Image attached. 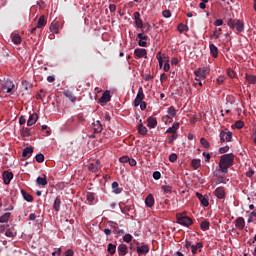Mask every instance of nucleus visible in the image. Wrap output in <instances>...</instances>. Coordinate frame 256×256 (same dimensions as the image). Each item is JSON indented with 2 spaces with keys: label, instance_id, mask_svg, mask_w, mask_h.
<instances>
[{
  "label": "nucleus",
  "instance_id": "1",
  "mask_svg": "<svg viewBox=\"0 0 256 256\" xmlns=\"http://www.w3.org/2000/svg\"><path fill=\"white\" fill-rule=\"evenodd\" d=\"M235 161V155L233 153L223 154L220 157L219 170L221 173H229V167H233Z\"/></svg>",
  "mask_w": 256,
  "mask_h": 256
},
{
  "label": "nucleus",
  "instance_id": "2",
  "mask_svg": "<svg viewBox=\"0 0 256 256\" xmlns=\"http://www.w3.org/2000/svg\"><path fill=\"white\" fill-rule=\"evenodd\" d=\"M211 73V69L209 67H203V68H198L194 71L195 75V81H205L207 79V75Z\"/></svg>",
  "mask_w": 256,
  "mask_h": 256
},
{
  "label": "nucleus",
  "instance_id": "3",
  "mask_svg": "<svg viewBox=\"0 0 256 256\" xmlns=\"http://www.w3.org/2000/svg\"><path fill=\"white\" fill-rule=\"evenodd\" d=\"M176 219L177 223L179 225H183L184 227H189L190 225H193V219H191L185 214H177Z\"/></svg>",
  "mask_w": 256,
  "mask_h": 256
},
{
  "label": "nucleus",
  "instance_id": "4",
  "mask_svg": "<svg viewBox=\"0 0 256 256\" xmlns=\"http://www.w3.org/2000/svg\"><path fill=\"white\" fill-rule=\"evenodd\" d=\"M233 139V132L229 131L228 129L222 130L220 132V143H229Z\"/></svg>",
  "mask_w": 256,
  "mask_h": 256
},
{
  "label": "nucleus",
  "instance_id": "5",
  "mask_svg": "<svg viewBox=\"0 0 256 256\" xmlns=\"http://www.w3.org/2000/svg\"><path fill=\"white\" fill-rule=\"evenodd\" d=\"M156 59L158 60V63L160 65V67H163V59H164V61H166V63L164 64V71L165 72H168L171 69V66L169 65V58L163 57L161 55V52L157 53Z\"/></svg>",
  "mask_w": 256,
  "mask_h": 256
},
{
  "label": "nucleus",
  "instance_id": "6",
  "mask_svg": "<svg viewBox=\"0 0 256 256\" xmlns=\"http://www.w3.org/2000/svg\"><path fill=\"white\" fill-rule=\"evenodd\" d=\"M143 99H145V93H143V87H139L138 93L134 100V107H139V104L143 103Z\"/></svg>",
  "mask_w": 256,
  "mask_h": 256
},
{
  "label": "nucleus",
  "instance_id": "7",
  "mask_svg": "<svg viewBox=\"0 0 256 256\" xmlns=\"http://www.w3.org/2000/svg\"><path fill=\"white\" fill-rule=\"evenodd\" d=\"M168 115L164 116L163 119H170V123L173 121V117H177V110L175 106H170L167 111Z\"/></svg>",
  "mask_w": 256,
  "mask_h": 256
},
{
  "label": "nucleus",
  "instance_id": "8",
  "mask_svg": "<svg viewBox=\"0 0 256 256\" xmlns=\"http://www.w3.org/2000/svg\"><path fill=\"white\" fill-rule=\"evenodd\" d=\"M134 55L135 57H137L138 59H147V50L143 49V48H136L134 50Z\"/></svg>",
  "mask_w": 256,
  "mask_h": 256
},
{
  "label": "nucleus",
  "instance_id": "9",
  "mask_svg": "<svg viewBox=\"0 0 256 256\" xmlns=\"http://www.w3.org/2000/svg\"><path fill=\"white\" fill-rule=\"evenodd\" d=\"M88 169L92 173H97V171H99V169H101V162L99 160H96L93 163H90L88 165Z\"/></svg>",
  "mask_w": 256,
  "mask_h": 256
},
{
  "label": "nucleus",
  "instance_id": "10",
  "mask_svg": "<svg viewBox=\"0 0 256 256\" xmlns=\"http://www.w3.org/2000/svg\"><path fill=\"white\" fill-rule=\"evenodd\" d=\"M2 179L5 185H9L13 179V172L4 171L2 174Z\"/></svg>",
  "mask_w": 256,
  "mask_h": 256
},
{
  "label": "nucleus",
  "instance_id": "11",
  "mask_svg": "<svg viewBox=\"0 0 256 256\" xmlns=\"http://www.w3.org/2000/svg\"><path fill=\"white\" fill-rule=\"evenodd\" d=\"M214 195L215 197H217V199H225V188L223 186L216 188L214 191Z\"/></svg>",
  "mask_w": 256,
  "mask_h": 256
},
{
  "label": "nucleus",
  "instance_id": "12",
  "mask_svg": "<svg viewBox=\"0 0 256 256\" xmlns=\"http://www.w3.org/2000/svg\"><path fill=\"white\" fill-rule=\"evenodd\" d=\"M134 19L138 29H143V20H141V14L139 12H134Z\"/></svg>",
  "mask_w": 256,
  "mask_h": 256
},
{
  "label": "nucleus",
  "instance_id": "13",
  "mask_svg": "<svg viewBox=\"0 0 256 256\" xmlns=\"http://www.w3.org/2000/svg\"><path fill=\"white\" fill-rule=\"evenodd\" d=\"M235 227H237V229H240L241 231H243V229H245V218L238 217L235 220Z\"/></svg>",
  "mask_w": 256,
  "mask_h": 256
},
{
  "label": "nucleus",
  "instance_id": "14",
  "mask_svg": "<svg viewBox=\"0 0 256 256\" xmlns=\"http://www.w3.org/2000/svg\"><path fill=\"white\" fill-rule=\"evenodd\" d=\"M37 119H39V116L37 115V113L31 114L28 118L27 126L31 127L32 125H35L37 123Z\"/></svg>",
  "mask_w": 256,
  "mask_h": 256
},
{
  "label": "nucleus",
  "instance_id": "15",
  "mask_svg": "<svg viewBox=\"0 0 256 256\" xmlns=\"http://www.w3.org/2000/svg\"><path fill=\"white\" fill-rule=\"evenodd\" d=\"M136 251L138 255H147V253H149V246L148 245L137 246Z\"/></svg>",
  "mask_w": 256,
  "mask_h": 256
},
{
  "label": "nucleus",
  "instance_id": "16",
  "mask_svg": "<svg viewBox=\"0 0 256 256\" xmlns=\"http://www.w3.org/2000/svg\"><path fill=\"white\" fill-rule=\"evenodd\" d=\"M147 127H149V129H155V127H157V118L153 116L148 117Z\"/></svg>",
  "mask_w": 256,
  "mask_h": 256
},
{
  "label": "nucleus",
  "instance_id": "17",
  "mask_svg": "<svg viewBox=\"0 0 256 256\" xmlns=\"http://www.w3.org/2000/svg\"><path fill=\"white\" fill-rule=\"evenodd\" d=\"M196 197H198V199H199L201 205H203V207H209V200L207 198H205V196H203V194L197 192Z\"/></svg>",
  "mask_w": 256,
  "mask_h": 256
},
{
  "label": "nucleus",
  "instance_id": "18",
  "mask_svg": "<svg viewBox=\"0 0 256 256\" xmlns=\"http://www.w3.org/2000/svg\"><path fill=\"white\" fill-rule=\"evenodd\" d=\"M52 207L56 213H59V211H61V198L59 196L55 198Z\"/></svg>",
  "mask_w": 256,
  "mask_h": 256
},
{
  "label": "nucleus",
  "instance_id": "19",
  "mask_svg": "<svg viewBox=\"0 0 256 256\" xmlns=\"http://www.w3.org/2000/svg\"><path fill=\"white\" fill-rule=\"evenodd\" d=\"M97 199V195L93 192H88L86 194V200L88 201L89 205H93Z\"/></svg>",
  "mask_w": 256,
  "mask_h": 256
},
{
  "label": "nucleus",
  "instance_id": "20",
  "mask_svg": "<svg viewBox=\"0 0 256 256\" xmlns=\"http://www.w3.org/2000/svg\"><path fill=\"white\" fill-rule=\"evenodd\" d=\"M110 101L111 93L109 91H105L100 98V103H109Z\"/></svg>",
  "mask_w": 256,
  "mask_h": 256
},
{
  "label": "nucleus",
  "instance_id": "21",
  "mask_svg": "<svg viewBox=\"0 0 256 256\" xmlns=\"http://www.w3.org/2000/svg\"><path fill=\"white\" fill-rule=\"evenodd\" d=\"M201 249H203V242H198L195 245L191 246V252L194 255H197V251L201 252Z\"/></svg>",
  "mask_w": 256,
  "mask_h": 256
},
{
  "label": "nucleus",
  "instance_id": "22",
  "mask_svg": "<svg viewBox=\"0 0 256 256\" xmlns=\"http://www.w3.org/2000/svg\"><path fill=\"white\" fill-rule=\"evenodd\" d=\"M145 205H146V207H153V205H155V198L153 197V194H149L146 197Z\"/></svg>",
  "mask_w": 256,
  "mask_h": 256
},
{
  "label": "nucleus",
  "instance_id": "23",
  "mask_svg": "<svg viewBox=\"0 0 256 256\" xmlns=\"http://www.w3.org/2000/svg\"><path fill=\"white\" fill-rule=\"evenodd\" d=\"M21 195L23 196V199L27 201L28 203H33V196L24 189L21 190Z\"/></svg>",
  "mask_w": 256,
  "mask_h": 256
},
{
  "label": "nucleus",
  "instance_id": "24",
  "mask_svg": "<svg viewBox=\"0 0 256 256\" xmlns=\"http://www.w3.org/2000/svg\"><path fill=\"white\" fill-rule=\"evenodd\" d=\"M127 253H128L127 245L120 244L118 246V255L125 256V255H127Z\"/></svg>",
  "mask_w": 256,
  "mask_h": 256
},
{
  "label": "nucleus",
  "instance_id": "25",
  "mask_svg": "<svg viewBox=\"0 0 256 256\" xmlns=\"http://www.w3.org/2000/svg\"><path fill=\"white\" fill-rule=\"evenodd\" d=\"M36 183H37V185H42L43 187H45V185H47V175L42 174V177L39 176L36 179Z\"/></svg>",
  "mask_w": 256,
  "mask_h": 256
},
{
  "label": "nucleus",
  "instance_id": "26",
  "mask_svg": "<svg viewBox=\"0 0 256 256\" xmlns=\"http://www.w3.org/2000/svg\"><path fill=\"white\" fill-rule=\"evenodd\" d=\"M93 127H94V133H101V131H103V125L101 124V121H96L94 123H92Z\"/></svg>",
  "mask_w": 256,
  "mask_h": 256
},
{
  "label": "nucleus",
  "instance_id": "27",
  "mask_svg": "<svg viewBox=\"0 0 256 256\" xmlns=\"http://www.w3.org/2000/svg\"><path fill=\"white\" fill-rule=\"evenodd\" d=\"M47 25V20L45 19V15L40 16L38 19L37 27L38 29H43Z\"/></svg>",
  "mask_w": 256,
  "mask_h": 256
},
{
  "label": "nucleus",
  "instance_id": "28",
  "mask_svg": "<svg viewBox=\"0 0 256 256\" xmlns=\"http://www.w3.org/2000/svg\"><path fill=\"white\" fill-rule=\"evenodd\" d=\"M63 95H64V97H67L68 99H70V101H72V103H75V101H77V98L75 97V95H73V92H71L69 90L63 91Z\"/></svg>",
  "mask_w": 256,
  "mask_h": 256
},
{
  "label": "nucleus",
  "instance_id": "29",
  "mask_svg": "<svg viewBox=\"0 0 256 256\" xmlns=\"http://www.w3.org/2000/svg\"><path fill=\"white\" fill-rule=\"evenodd\" d=\"M119 207L121 209V213H123L124 215H129V211H132L133 210V206L131 205H121L119 204Z\"/></svg>",
  "mask_w": 256,
  "mask_h": 256
},
{
  "label": "nucleus",
  "instance_id": "30",
  "mask_svg": "<svg viewBox=\"0 0 256 256\" xmlns=\"http://www.w3.org/2000/svg\"><path fill=\"white\" fill-rule=\"evenodd\" d=\"M235 28L238 33H243L245 31V23H243L241 20H238Z\"/></svg>",
  "mask_w": 256,
  "mask_h": 256
},
{
  "label": "nucleus",
  "instance_id": "31",
  "mask_svg": "<svg viewBox=\"0 0 256 256\" xmlns=\"http://www.w3.org/2000/svg\"><path fill=\"white\" fill-rule=\"evenodd\" d=\"M107 251L110 255H115V253H117V245L113 243H109L107 247Z\"/></svg>",
  "mask_w": 256,
  "mask_h": 256
},
{
  "label": "nucleus",
  "instance_id": "32",
  "mask_svg": "<svg viewBox=\"0 0 256 256\" xmlns=\"http://www.w3.org/2000/svg\"><path fill=\"white\" fill-rule=\"evenodd\" d=\"M177 129H179V122H175L172 127H169L165 133H172L175 134L177 133Z\"/></svg>",
  "mask_w": 256,
  "mask_h": 256
},
{
  "label": "nucleus",
  "instance_id": "33",
  "mask_svg": "<svg viewBox=\"0 0 256 256\" xmlns=\"http://www.w3.org/2000/svg\"><path fill=\"white\" fill-rule=\"evenodd\" d=\"M209 47L211 55L217 58L219 55V49L217 48V46H215V44H210Z\"/></svg>",
  "mask_w": 256,
  "mask_h": 256
},
{
  "label": "nucleus",
  "instance_id": "34",
  "mask_svg": "<svg viewBox=\"0 0 256 256\" xmlns=\"http://www.w3.org/2000/svg\"><path fill=\"white\" fill-rule=\"evenodd\" d=\"M33 155V147H26L22 152L23 157H31Z\"/></svg>",
  "mask_w": 256,
  "mask_h": 256
},
{
  "label": "nucleus",
  "instance_id": "35",
  "mask_svg": "<svg viewBox=\"0 0 256 256\" xmlns=\"http://www.w3.org/2000/svg\"><path fill=\"white\" fill-rule=\"evenodd\" d=\"M245 77H246V81H247L250 85H255V84H256V76H255V75L245 74Z\"/></svg>",
  "mask_w": 256,
  "mask_h": 256
},
{
  "label": "nucleus",
  "instance_id": "36",
  "mask_svg": "<svg viewBox=\"0 0 256 256\" xmlns=\"http://www.w3.org/2000/svg\"><path fill=\"white\" fill-rule=\"evenodd\" d=\"M112 189H113V193H115L116 195H119V193L123 191L122 188H119V183L117 182L112 183Z\"/></svg>",
  "mask_w": 256,
  "mask_h": 256
},
{
  "label": "nucleus",
  "instance_id": "37",
  "mask_svg": "<svg viewBox=\"0 0 256 256\" xmlns=\"http://www.w3.org/2000/svg\"><path fill=\"white\" fill-rule=\"evenodd\" d=\"M32 87H33V84H31L29 81L27 80L22 81V89L24 91H29V89H31Z\"/></svg>",
  "mask_w": 256,
  "mask_h": 256
},
{
  "label": "nucleus",
  "instance_id": "38",
  "mask_svg": "<svg viewBox=\"0 0 256 256\" xmlns=\"http://www.w3.org/2000/svg\"><path fill=\"white\" fill-rule=\"evenodd\" d=\"M11 218V213L6 212L0 217V223H7L9 219Z\"/></svg>",
  "mask_w": 256,
  "mask_h": 256
},
{
  "label": "nucleus",
  "instance_id": "39",
  "mask_svg": "<svg viewBox=\"0 0 256 256\" xmlns=\"http://www.w3.org/2000/svg\"><path fill=\"white\" fill-rule=\"evenodd\" d=\"M209 227H210V223L207 220L201 222L200 224V228L202 229V231H209Z\"/></svg>",
  "mask_w": 256,
  "mask_h": 256
},
{
  "label": "nucleus",
  "instance_id": "40",
  "mask_svg": "<svg viewBox=\"0 0 256 256\" xmlns=\"http://www.w3.org/2000/svg\"><path fill=\"white\" fill-rule=\"evenodd\" d=\"M12 41L15 45H21V36L19 34H14L12 36Z\"/></svg>",
  "mask_w": 256,
  "mask_h": 256
},
{
  "label": "nucleus",
  "instance_id": "41",
  "mask_svg": "<svg viewBox=\"0 0 256 256\" xmlns=\"http://www.w3.org/2000/svg\"><path fill=\"white\" fill-rule=\"evenodd\" d=\"M191 166L193 167V169H199V167H201V160L193 159L191 161Z\"/></svg>",
  "mask_w": 256,
  "mask_h": 256
},
{
  "label": "nucleus",
  "instance_id": "42",
  "mask_svg": "<svg viewBox=\"0 0 256 256\" xmlns=\"http://www.w3.org/2000/svg\"><path fill=\"white\" fill-rule=\"evenodd\" d=\"M138 133H140V135H147V127H145L143 124H139Z\"/></svg>",
  "mask_w": 256,
  "mask_h": 256
},
{
  "label": "nucleus",
  "instance_id": "43",
  "mask_svg": "<svg viewBox=\"0 0 256 256\" xmlns=\"http://www.w3.org/2000/svg\"><path fill=\"white\" fill-rule=\"evenodd\" d=\"M179 33H184V31H189V26L183 24V23H180L177 27Z\"/></svg>",
  "mask_w": 256,
  "mask_h": 256
},
{
  "label": "nucleus",
  "instance_id": "44",
  "mask_svg": "<svg viewBox=\"0 0 256 256\" xmlns=\"http://www.w3.org/2000/svg\"><path fill=\"white\" fill-rule=\"evenodd\" d=\"M200 145H202V147H204V149H209V147H211V144L205 138L200 139Z\"/></svg>",
  "mask_w": 256,
  "mask_h": 256
},
{
  "label": "nucleus",
  "instance_id": "45",
  "mask_svg": "<svg viewBox=\"0 0 256 256\" xmlns=\"http://www.w3.org/2000/svg\"><path fill=\"white\" fill-rule=\"evenodd\" d=\"M238 20L239 19H229L227 23L228 27H230V29H235Z\"/></svg>",
  "mask_w": 256,
  "mask_h": 256
},
{
  "label": "nucleus",
  "instance_id": "46",
  "mask_svg": "<svg viewBox=\"0 0 256 256\" xmlns=\"http://www.w3.org/2000/svg\"><path fill=\"white\" fill-rule=\"evenodd\" d=\"M161 189H162L163 193H165V194H169L173 191V187L169 186V185H163L161 187Z\"/></svg>",
  "mask_w": 256,
  "mask_h": 256
},
{
  "label": "nucleus",
  "instance_id": "47",
  "mask_svg": "<svg viewBox=\"0 0 256 256\" xmlns=\"http://www.w3.org/2000/svg\"><path fill=\"white\" fill-rule=\"evenodd\" d=\"M236 129H243L245 127V123L241 120H237L234 124Z\"/></svg>",
  "mask_w": 256,
  "mask_h": 256
},
{
  "label": "nucleus",
  "instance_id": "48",
  "mask_svg": "<svg viewBox=\"0 0 256 256\" xmlns=\"http://www.w3.org/2000/svg\"><path fill=\"white\" fill-rule=\"evenodd\" d=\"M35 159H36V161H37V163H43V161H45V155H43V154H37L36 156H35Z\"/></svg>",
  "mask_w": 256,
  "mask_h": 256
},
{
  "label": "nucleus",
  "instance_id": "49",
  "mask_svg": "<svg viewBox=\"0 0 256 256\" xmlns=\"http://www.w3.org/2000/svg\"><path fill=\"white\" fill-rule=\"evenodd\" d=\"M123 241L125 243H131V241H133V236L131 234H126L124 237H123Z\"/></svg>",
  "mask_w": 256,
  "mask_h": 256
},
{
  "label": "nucleus",
  "instance_id": "50",
  "mask_svg": "<svg viewBox=\"0 0 256 256\" xmlns=\"http://www.w3.org/2000/svg\"><path fill=\"white\" fill-rule=\"evenodd\" d=\"M177 137H178L177 133L172 134L170 137H168V143L170 145H173V141H175Z\"/></svg>",
  "mask_w": 256,
  "mask_h": 256
},
{
  "label": "nucleus",
  "instance_id": "51",
  "mask_svg": "<svg viewBox=\"0 0 256 256\" xmlns=\"http://www.w3.org/2000/svg\"><path fill=\"white\" fill-rule=\"evenodd\" d=\"M227 75H228V77H230V79H235V71L233 70V69H231V68H228L227 69Z\"/></svg>",
  "mask_w": 256,
  "mask_h": 256
},
{
  "label": "nucleus",
  "instance_id": "52",
  "mask_svg": "<svg viewBox=\"0 0 256 256\" xmlns=\"http://www.w3.org/2000/svg\"><path fill=\"white\" fill-rule=\"evenodd\" d=\"M108 225L109 227H111L112 229H114V231H119V226H117V224L113 221H108Z\"/></svg>",
  "mask_w": 256,
  "mask_h": 256
},
{
  "label": "nucleus",
  "instance_id": "53",
  "mask_svg": "<svg viewBox=\"0 0 256 256\" xmlns=\"http://www.w3.org/2000/svg\"><path fill=\"white\" fill-rule=\"evenodd\" d=\"M22 134L24 135V137H31V129L29 128H24L22 130Z\"/></svg>",
  "mask_w": 256,
  "mask_h": 256
},
{
  "label": "nucleus",
  "instance_id": "54",
  "mask_svg": "<svg viewBox=\"0 0 256 256\" xmlns=\"http://www.w3.org/2000/svg\"><path fill=\"white\" fill-rule=\"evenodd\" d=\"M202 155L205 158L206 163H209V161H211V154H209V152H203Z\"/></svg>",
  "mask_w": 256,
  "mask_h": 256
},
{
  "label": "nucleus",
  "instance_id": "55",
  "mask_svg": "<svg viewBox=\"0 0 256 256\" xmlns=\"http://www.w3.org/2000/svg\"><path fill=\"white\" fill-rule=\"evenodd\" d=\"M169 161H170V163H175V161H177V154H175V153L170 154Z\"/></svg>",
  "mask_w": 256,
  "mask_h": 256
},
{
  "label": "nucleus",
  "instance_id": "56",
  "mask_svg": "<svg viewBox=\"0 0 256 256\" xmlns=\"http://www.w3.org/2000/svg\"><path fill=\"white\" fill-rule=\"evenodd\" d=\"M153 179H155V181H159V179H161V172L159 171L153 172Z\"/></svg>",
  "mask_w": 256,
  "mask_h": 256
},
{
  "label": "nucleus",
  "instance_id": "57",
  "mask_svg": "<svg viewBox=\"0 0 256 256\" xmlns=\"http://www.w3.org/2000/svg\"><path fill=\"white\" fill-rule=\"evenodd\" d=\"M216 83L218 85H223V83H225V76H219L216 80Z\"/></svg>",
  "mask_w": 256,
  "mask_h": 256
},
{
  "label": "nucleus",
  "instance_id": "58",
  "mask_svg": "<svg viewBox=\"0 0 256 256\" xmlns=\"http://www.w3.org/2000/svg\"><path fill=\"white\" fill-rule=\"evenodd\" d=\"M36 99H45V90L41 89L40 94L36 95Z\"/></svg>",
  "mask_w": 256,
  "mask_h": 256
},
{
  "label": "nucleus",
  "instance_id": "59",
  "mask_svg": "<svg viewBox=\"0 0 256 256\" xmlns=\"http://www.w3.org/2000/svg\"><path fill=\"white\" fill-rule=\"evenodd\" d=\"M137 37L140 41H147V39H149V37L147 35H143V33H139Z\"/></svg>",
  "mask_w": 256,
  "mask_h": 256
},
{
  "label": "nucleus",
  "instance_id": "60",
  "mask_svg": "<svg viewBox=\"0 0 256 256\" xmlns=\"http://www.w3.org/2000/svg\"><path fill=\"white\" fill-rule=\"evenodd\" d=\"M163 17H165V19H169V17H171V11L170 10H164L162 12Z\"/></svg>",
  "mask_w": 256,
  "mask_h": 256
},
{
  "label": "nucleus",
  "instance_id": "61",
  "mask_svg": "<svg viewBox=\"0 0 256 256\" xmlns=\"http://www.w3.org/2000/svg\"><path fill=\"white\" fill-rule=\"evenodd\" d=\"M120 163H129V156H122L119 158Z\"/></svg>",
  "mask_w": 256,
  "mask_h": 256
},
{
  "label": "nucleus",
  "instance_id": "62",
  "mask_svg": "<svg viewBox=\"0 0 256 256\" xmlns=\"http://www.w3.org/2000/svg\"><path fill=\"white\" fill-rule=\"evenodd\" d=\"M227 151H229V146H223V147L219 148V153H221V154L227 153Z\"/></svg>",
  "mask_w": 256,
  "mask_h": 256
},
{
  "label": "nucleus",
  "instance_id": "63",
  "mask_svg": "<svg viewBox=\"0 0 256 256\" xmlns=\"http://www.w3.org/2000/svg\"><path fill=\"white\" fill-rule=\"evenodd\" d=\"M221 31H222L221 28H219L218 30L214 31L213 37H215V39H219V35H221Z\"/></svg>",
  "mask_w": 256,
  "mask_h": 256
},
{
  "label": "nucleus",
  "instance_id": "64",
  "mask_svg": "<svg viewBox=\"0 0 256 256\" xmlns=\"http://www.w3.org/2000/svg\"><path fill=\"white\" fill-rule=\"evenodd\" d=\"M51 33H59V28H57L55 25L50 26Z\"/></svg>",
  "mask_w": 256,
  "mask_h": 256
}]
</instances>
